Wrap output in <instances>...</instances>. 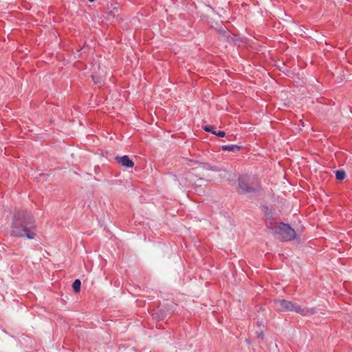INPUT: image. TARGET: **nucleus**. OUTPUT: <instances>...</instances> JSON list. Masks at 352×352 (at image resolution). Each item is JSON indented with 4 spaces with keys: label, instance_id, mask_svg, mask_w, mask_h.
I'll use <instances>...</instances> for the list:
<instances>
[{
    "label": "nucleus",
    "instance_id": "1",
    "mask_svg": "<svg viewBox=\"0 0 352 352\" xmlns=\"http://www.w3.org/2000/svg\"><path fill=\"white\" fill-rule=\"evenodd\" d=\"M36 232V226L30 212L27 210H21L14 214L11 226L12 236L33 239Z\"/></svg>",
    "mask_w": 352,
    "mask_h": 352
},
{
    "label": "nucleus",
    "instance_id": "2",
    "mask_svg": "<svg viewBox=\"0 0 352 352\" xmlns=\"http://www.w3.org/2000/svg\"><path fill=\"white\" fill-rule=\"evenodd\" d=\"M274 307L280 311H294L302 316H309L316 313L314 308L302 307L296 303L285 299H277L274 300Z\"/></svg>",
    "mask_w": 352,
    "mask_h": 352
},
{
    "label": "nucleus",
    "instance_id": "3",
    "mask_svg": "<svg viewBox=\"0 0 352 352\" xmlns=\"http://www.w3.org/2000/svg\"><path fill=\"white\" fill-rule=\"evenodd\" d=\"M274 234L281 241L293 240L296 236V231L288 224L280 223L274 228Z\"/></svg>",
    "mask_w": 352,
    "mask_h": 352
},
{
    "label": "nucleus",
    "instance_id": "4",
    "mask_svg": "<svg viewBox=\"0 0 352 352\" xmlns=\"http://www.w3.org/2000/svg\"><path fill=\"white\" fill-rule=\"evenodd\" d=\"M239 186L245 192H250L255 190V188L249 184V178L247 177H241L239 178Z\"/></svg>",
    "mask_w": 352,
    "mask_h": 352
},
{
    "label": "nucleus",
    "instance_id": "5",
    "mask_svg": "<svg viewBox=\"0 0 352 352\" xmlns=\"http://www.w3.org/2000/svg\"><path fill=\"white\" fill-rule=\"evenodd\" d=\"M116 160L119 164L124 167L132 168L134 166V163L133 162L132 160L129 159V157L127 155L116 157Z\"/></svg>",
    "mask_w": 352,
    "mask_h": 352
},
{
    "label": "nucleus",
    "instance_id": "6",
    "mask_svg": "<svg viewBox=\"0 0 352 352\" xmlns=\"http://www.w3.org/2000/svg\"><path fill=\"white\" fill-rule=\"evenodd\" d=\"M223 151H228L231 152H237L240 150L241 147L237 145L231 144V145H224L221 147Z\"/></svg>",
    "mask_w": 352,
    "mask_h": 352
},
{
    "label": "nucleus",
    "instance_id": "7",
    "mask_svg": "<svg viewBox=\"0 0 352 352\" xmlns=\"http://www.w3.org/2000/svg\"><path fill=\"white\" fill-rule=\"evenodd\" d=\"M81 282L79 279H76L72 284L73 289L75 292H79L80 289Z\"/></svg>",
    "mask_w": 352,
    "mask_h": 352
},
{
    "label": "nucleus",
    "instance_id": "8",
    "mask_svg": "<svg viewBox=\"0 0 352 352\" xmlns=\"http://www.w3.org/2000/svg\"><path fill=\"white\" fill-rule=\"evenodd\" d=\"M346 173L343 170H336V179L339 181H342L345 178Z\"/></svg>",
    "mask_w": 352,
    "mask_h": 352
},
{
    "label": "nucleus",
    "instance_id": "9",
    "mask_svg": "<svg viewBox=\"0 0 352 352\" xmlns=\"http://www.w3.org/2000/svg\"><path fill=\"white\" fill-rule=\"evenodd\" d=\"M203 129L207 131V132H210L212 133H213L214 135L216 134V131H217L215 129V127L214 126H212V125H206L203 127Z\"/></svg>",
    "mask_w": 352,
    "mask_h": 352
},
{
    "label": "nucleus",
    "instance_id": "10",
    "mask_svg": "<svg viewBox=\"0 0 352 352\" xmlns=\"http://www.w3.org/2000/svg\"><path fill=\"white\" fill-rule=\"evenodd\" d=\"M215 135L219 136V137H224L226 133H225L224 131L219 130V131H216V134Z\"/></svg>",
    "mask_w": 352,
    "mask_h": 352
},
{
    "label": "nucleus",
    "instance_id": "11",
    "mask_svg": "<svg viewBox=\"0 0 352 352\" xmlns=\"http://www.w3.org/2000/svg\"><path fill=\"white\" fill-rule=\"evenodd\" d=\"M92 78H93V80L94 81V82L96 84H99L101 82V80L98 78H96L95 76H92Z\"/></svg>",
    "mask_w": 352,
    "mask_h": 352
}]
</instances>
